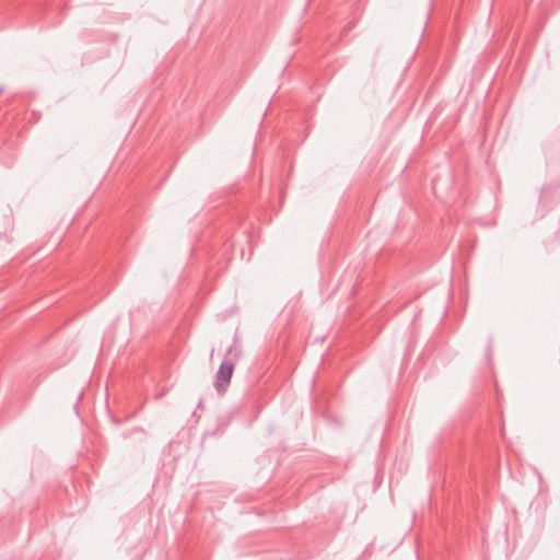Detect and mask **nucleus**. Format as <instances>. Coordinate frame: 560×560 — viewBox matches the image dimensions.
Returning <instances> with one entry per match:
<instances>
[{
    "label": "nucleus",
    "mask_w": 560,
    "mask_h": 560,
    "mask_svg": "<svg viewBox=\"0 0 560 560\" xmlns=\"http://www.w3.org/2000/svg\"><path fill=\"white\" fill-rule=\"evenodd\" d=\"M233 371H234L233 362L223 361L220 364L219 370L217 372V381L214 383V387L218 393L222 394L226 390V388L230 384Z\"/></svg>",
    "instance_id": "obj_1"
}]
</instances>
